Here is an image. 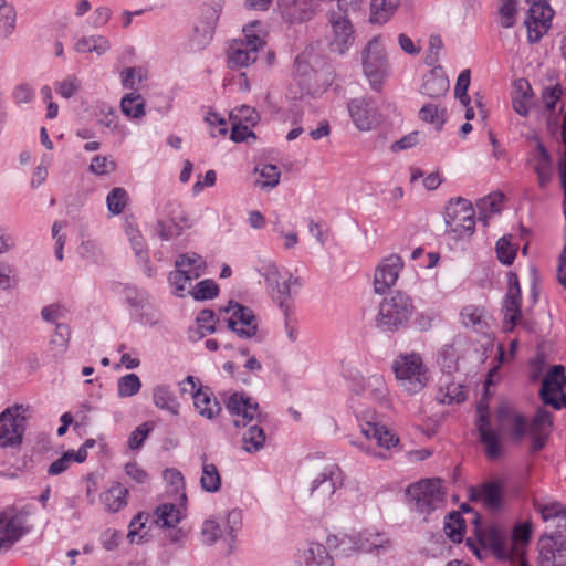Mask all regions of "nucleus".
<instances>
[{"label": "nucleus", "instance_id": "obj_1", "mask_svg": "<svg viewBox=\"0 0 566 566\" xmlns=\"http://www.w3.org/2000/svg\"><path fill=\"white\" fill-rule=\"evenodd\" d=\"M413 301L402 291H395L379 303L376 327L382 333H397L407 328L415 312Z\"/></svg>", "mask_w": 566, "mask_h": 566}, {"label": "nucleus", "instance_id": "obj_2", "mask_svg": "<svg viewBox=\"0 0 566 566\" xmlns=\"http://www.w3.org/2000/svg\"><path fill=\"white\" fill-rule=\"evenodd\" d=\"M259 274L264 279L273 301L279 305L282 313L294 312V300L292 297V285L301 286L298 277L290 272L282 274L274 263L263 264L258 269Z\"/></svg>", "mask_w": 566, "mask_h": 566}, {"label": "nucleus", "instance_id": "obj_3", "mask_svg": "<svg viewBox=\"0 0 566 566\" xmlns=\"http://www.w3.org/2000/svg\"><path fill=\"white\" fill-rule=\"evenodd\" d=\"M392 369L400 386L410 395L420 392L429 381V370L418 354L400 355Z\"/></svg>", "mask_w": 566, "mask_h": 566}, {"label": "nucleus", "instance_id": "obj_4", "mask_svg": "<svg viewBox=\"0 0 566 566\" xmlns=\"http://www.w3.org/2000/svg\"><path fill=\"white\" fill-rule=\"evenodd\" d=\"M443 495L440 479L420 480L406 489V496L411 509L426 515H430L443 503Z\"/></svg>", "mask_w": 566, "mask_h": 566}, {"label": "nucleus", "instance_id": "obj_5", "mask_svg": "<svg viewBox=\"0 0 566 566\" xmlns=\"http://www.w3.org/2000/svg\"><path fill=\"white\" fill-rule=\"evenodd\" d=\"M363 70L371 90L380 92L388 73V60L381 36H374L363 51Z\"/></svg>", "mask_w": 566, "mask_h": 566}, {"label": "nucleus", "instance_id": "obj_6", "mask_svg": "<svg viewBox=\"0 0 566 566\" xmlns=\"http://www.w3.org/2000/svg\"><path fill=\"white\" fill-rule=\"evenodd\" d=\"M444 222L454 239H462L475 231L474 209L468 199H450L446 206Z\"/></svg>", "mask_w": 566, "mask_h": 566}, {"label": "nucleus", "instance_id": "obj_7", "mask_svg": "<svg viewBox=\"0 0 566 566\" xmlns=\"http://www.w3.org/2000/svg\"><path fill=\"white\" fill-rule=\"evenodd\" d=\"M222 9L223 0H212L202 9V19L199 24L193 27L188 40L187 46L190 52L202 51L210 44Z\"/></svg>", "mask_w": 566, "mask_h": 566}, {"label": "nucleus", "instance_id": "obj_8", "mask_svg": "<svg viewBox=\"0 0 566 566\" xmlns=\"http://www.w3.org/2000/svg\"><path fill=\"white\" fill-rule=\"evenodd\" d=\"M566 385L565 368L563 365H553L542 380L539 398L544 405L560 410L566 407V394L563 391Z\"/></svg>", "mask_w": 566, "mask_h": 566}, {"label": "nucleus", "instance_id": "obj_9", "mask_svg": "<svg viewBox=\"0 0 566 566\" xmlns=\"http://www.w3.org/2000/svg\"><path fill=\"white\" fill-rule=\"evenodd\" d=\"M526 12L524 24L527 29V41L531 44L538 43L551 28L554 10L547 0H534Z\"/></svg>", "mask_w": 566, "mask_h": 566}, {"label": "nucleus", "instance_id": "obj_10", "mask_svg": "<svg viewBox=\"0 0 566 566\" xmlns=\"http://www.w3.org/2000/svg\"><path fill=\"white\" fill-rule=\"evenodd\" d=\"M27 515L23 511L17 512L13 507H8L0 513V546H4V551L10 549L29 533L30 530L25 526Z\"/></svg>", "mask_w": 566, "mask_h": 566}, {"label": "nucleus", "instance_id": "obj_11", "mask_svg": "<svg viewBox=\"0 0 566 566\" xmlns=\"http://www.w3.org/2000/svg\"><path fill=\"white\" fill-rule=\"evenodd\" d=\"M22 406L15 405L0 413V447L15 448L21 446L25 431V417L19 413Z\"/></svg>", "mask_w": 566, "mask_h": 566}, {"label": "nucleus", "instance_id": "obj_12", "mask_svg": "<svg viewBox=\"0 0 566 566\" xmlns=\"http://www.w3.org/2000/svg\"><path fill=\"white\" fill-rule=\"evenodd\" d=\"M224 405L231 416L242 418L241 420H234L235 427H247L254 419L262 423L266 419V413L260 410L259 403L244 392H233L224 401Z\"/></svg>", "mask_w": 566, "mask_h": 566}, {"label": "nucleus", "instance_id": "obj_13", "mask_svg": "<svg viewBox=\"0 0 566 566\" xmlns=\"http://www.w3.org/2000/svg\"><path fill=\"white\" fill-rule=\"evenodd\" d=\"M527 142L535 144V149L528 154L527 164L533 166L539 188L545 189L553 178V157L538 135L528 136Z\"/></svg>", "mask_w": 566, "mask_h": 566}, {"label": "nucleus", "instance_id": "obj_14", "mask_svg": "<svg viewBox=\"0 0 566 566\" xmlns=\"http://www.w3.org/2000/svg\"><path fill=\"white\" fill-rule=\"evenodd\" d=\"M402 269L403 260L400 255L394 253L384 258L375 269V293L379 295L386 294L396 284Z\"/></svg>", "mask_w": 566, "mask_h": 566}, {"label": "nucleus", "instance_id": "obj_15", "mask_svg": "<svg viewBox=\"0 0 566 566\" xmlns=\"http://www.w3.org/2000/svg\"><path fill=\"white\" fill-rule=\"evenodd\" d=\"M354 125L361 132L373 129L379 123V113L373 97L353 98L347 104Z\"/></svg>", "mask_w": 566, "mask_h": 566}, {"label": "nucleus", "instance_id": "obj_16", "mask_svg": "<svg viewBox=\"0 0 566 566\" xmlns=\"http://www.w3.org/2000/svg\"><path fill=\"white\" fill-rule=\"evenodd\" d=\"M472 502L481 501L488 511L497 513L504 501L505 483L501 479H493L469 490Z\"/></svg>", "mask_w": 566, "mask_h": 566}, {"label": "nucleus", "instance_id": "obj_17", "mask_svg": "<svg viewBox=\"0 0 566 566\" xmlns=\"http://www.w3.org/2000/svg\"><path fill=\"white\" fill-rule=\"evenodd\" d=\"M337 7V10L329 12V23L334 33L332 45L335 51L344 54L354 42V28L343 4Z\"/></svg>", "mask_w": 566, "mask_h": 566}, {"label": "nucleus", "instance_id": "obj_18", "mask_svg": "<svg viewBox=\"0 0 566 566\" xmlns=\"http://www.w3.org/2000/svg\"><path fill=\"white\" fill-rule=\"evenodd\" d=\"M343 471L337 464L327 465L313 480L311 495L321 499L331 497L343 485Z\"/></svg>", "mask_w": 566, "mask_h": 566}, {"label": "nucleus", "instance_id": "obj_19", "mask_svg": "<svg viewBox=\"0 0 566 566\" xmlns=\"http://www.w3.org/2000/svg\"><path fill=\"white\" fill-rule=\"evenodd\" d=\"M478 542L482 548L491 551L497 559L509 560L512 558V552L506 547L504 534L495 526L486 530L476 527Z\"/></svg>", "mask_w": 566, "mask_h": 566}, {"label": "nucleus", "instance_id": "obj_20", "mask_svg": "<svg viewBox=\"0 0 566 566\" xmlns=\"http://www.w3.org/2000/svg\"><path fill=\"white\" fill-rule=\"evenodd\" d=\"M562 122L559 123L556 115L551 114L547 118V130L555 136L563 147L558 160V172L564 193L566 195V108H562Z\"/></svg>", "mask_w": 566, "mask_h": 566}, {"label": "nucleus", "instance_id": "obj_21", "mask_svg": "<svg viewBox=\"0 0 566 566\" xmlns=\"http://www.w3.org/2000/svg\"><path fill=\"white\" fill-rule=\"evenodd\" d=\"M538 546L541 566H566V543L545 534L539 538Z\"/></svg>", "mask_w": 566, "mask_h": 566}, {"label": "nucleus", "instance_id": "obj_22", "mask_svg": "<svg viewBox=\"0 0 566 566\" xmlns=\"http://www.w3.org/2000/svg\"><path fill=\"white\" fill-rule=\"evenodd\" d=\"M476 430L481 443L485 447L486 457L497 459L502 453V446L499 433L490 428V413L478 415Z\"/></svg>", "mask_w": 566, "mask_h": 566}, {"label": "nucleus", "instance_id": "obj_23", "mask_svg": "<svg viewBox=\"0 0 566 566\" xmlns=\"http://www.w3.org/2000/svg\"><path fill=\"white\" fill-rule=\"evenodd\" d=\"M195 408L199 415L211 420L214 419L221 412V403L214 397L213 391L208 386H199L195 391L191 392Z\"/></svg>", "mask_w": 566, "mask_h": 566}, {"label": "nucleus", "instance_id": "obj_24", "mask_svg": "<svg viewBox=\"0 0 566 566\" xmlns=\"http://www.w3.org/2000/svg\"><path fill=\"white\" fill-rule=\"evenodd\" d=\"M298 566H333V557L326 546L312 542L298 556Z\"/></svg>", "mask_w": 566, "mask_h": 566}, {"label": "nucleus", "instance_id": "obj_25", "mask_svg": "<svg viewBox=\"0 0 566 566\" xmlns=\"http://www.w3.org/2000/svg\"><path fill=\"white\" fill-rule=\"evenodd\" d=\"M219 318L212 310L205 308L199 312L196 318L197 326L188 329V338L191 342H198L208 334L217 331L216 323Z\"/></svg>", "mask_w": 566, "mask_h": 566}, {"label": "nucleus", "instance_id": "obj_26", "mask_svg": "<svg viewBox=\"0 0 566 566\" xmlns=\"http://www.w3.org/2000/svg\"><path fill=\"white\" fill-rule=\"evenodd\" d=\"M129 491L119 482H115L107 491L101 494V501L105 505L106 511L116 513L127 504Z\"/></svg>", "mask_w": 566, "mask_h": 566}, {"label": "nucleus", "instance_id": "obj_27", "mask_svg": "<svg viewBox=\"0 0 566 566\" xmlns=\"http://www.w3.org/2000/svg\"><path fill=\"white\" fill-rule=\"evenodd\" d=\"M361 433L365 436L366 440L375 439L378 447L386 449H390L399 442L395 433L378 423L367 422L361 427Z\"/></svg>", "mask_w": 566, "mask_h": 566}, {"label": "nucleus", "instance_id": "obj_28", "mask_svg": "<svg viewBox=\"0 0 566 566\" xmlns=\"http://www.w3.org/2000/svg\"><path fill=\"white\" fill-rule=\"evenodd\" d=\"M154 523L160 528H175L184 518L180 509L172 503L158 505L154 511Z\"/></svg>", "mask_w": 566, "mask_h": 566}, {"label": "nucleus", "instance_id": "obj_29", "mask_svg": "<svg viewBox=\"0 0 566 566\" xmlns=\"http://www.w3.org/2000/svg\"><path fill=\"white\" fill-rule=\"evenodd\" d=\"M522 297L505 295L502 303L503 327L512 332L517 322L522 318Z\"/></svg>", "mask_w": 566, "mask_h": 566}, {"label": "nucleus", "instance_id": "obj_30", "mask_svg": "<svg viewBox=\"0 0 566 566\" xmlns=\"http://www.w3.org/2000/svg\"><path fill=\"white\" fill-rule=\"evenodd\" d=\"M202 464V474L200 485L208 493H216L221 489V475L213 463H208L207 453L200 455Z\"/></svg>", "mask_w": 566, "mask_h": 566}, {"label": "nucleus", "instance_id": "obj_31", "mask_svg": "<svg viewBox=\"0 0 566 566\" xmlns=\"http://www.w3.org/2000/svg\"><path fill=\"white\" fill-rule=\"evenodd\" d=\"M321 0H294L286 10V15L292 23H302L311 20Z\"/></svg>", "mask_w": 566, "mask_h": 566}, {"label": "nucleus", "instance_id": "obj_32", "mask_svg": "<svg viewBox=\"0 0 566 566\" xmlns=\"http://www.w3.org/2000/svg\"><path fill=\"white\" fill-rule=\"evenodd\" d=\"M449 90L447 77L438 75L434 71L429 72L424 77L420 88L421 94L430 98L444 96Z\"/></svg>", "mask_w": 566, "mask_h": 566}, {"label": "nucleus", "instance_id": "obj_33", "mask_svg": "<svg viewBox=\"0 0 566 566\" xmlns=\"http://www.w3.org/2000/svg\"><path fill=\"white\" fill-rule=\"evenodd\" d=\"M467 530L465 520L461 512L451 511L444 517V532L447 537L453 543H461Z\"/></svg>", "mask_w": 566, "mask_h": 566}, {"label": "nucleus", "instance_id": "obj_34", "mask_svg": "<svg viewBox=\"0 0 566 566\" xmlns=\"http://www.w3.org/2000/svg\"><path fill=\"white\" fill-rule=\"evenodd\" d=\"M153 400L157 408L166 410L174 416L178 415L180 405L168 386H156L153 394Z\"/></svg>", "mask_w": 566, "mask_h": 566}, {"label": "nucleus", "instance_id": "obj_35", "mask_svg": "<svg viewBox=\"0 0 566 566\" xmlns=\"http://www.w3.org/2000/svg\"><path fill=\"white\" fill-rule=\"evenodd\" d=\"M465 398L463 386L450 381V377H447L446 381L441 382L437 392V400L442 405L460 403L463 402Z\"/></svg>", "mask_w": 566, "mask_h": 566}, {"label": "nucleus", "instance_id": "obj_36", "mask_svg": "<svg viewBox=\"0 0 566 566\" xmlns=\"http://www.w3.org/2000/svg\"><path fill=\"white\" fill-rule=\"evenodd\" d=\"M399 4V0H373L370 3L371 23L382 24L395 13Z\"/></svg>", "mask_w": 566, "mask_h": 566}, {"label": "nucleus", "instance_id": "obj_37", "mask_svg": "<svg viewBox=\"0 0 566 566\" xmlns=\"http://www.w3.org/2000/svg\"><path fill=\"white\" fill-rule=\"evenodd\" d=\"M120 109L129 118H142L145 115V101L136 92L127 93L122 97Z\"/></svg>", "mask_w": 566, "mask_h": 566}, {"label": "nucleus", "instance_id": "obj_38", "mask_svg": "<svg viewBox=\"0 0 566 566\" xmlns=\"http://www.w3.org/2000/svg\"><path fill=\"white\" fill-rule=\"evenodd\" d=\"M111 48L109 41L102 35L83 36L75 43V51L78 53L95 52L98 55L104 54Z\"/></svg>", "mask_w": 566, "mask_h": 566}, {"label": "nucleus", "instance_id": "obj_39", "mask_svg": "<svg viewBox=\"0 0 566 566\" xmlns=\"http://www.w3.org/2000/svg\"><path fill=\"white\" fill-rule=\"evenodd\" d=\"M258 60V54L241 46L240 44L230 48L228 64L230 69L245 67Z\"/></svg>", "mask_w": 566, "mask_h": 566}, {"label": "nucleus", "instance_id": "obj_40", "mask_svg": "<svg viewBox=\"0 0 566 566\" xmlns=\"http://www.w3.org/2000/svg\"><path fill=\"white\" fill-rule=\"evenodd\" d=\"M243 449L248 453L260 451L265 443V432L259 424H253L248 428L242 437Z\"/></svg>", "mask_w": 566, "mask_h": 566}, {"label": "nucleus", "instance_id": "obj_41", "mask_svg": "<svg viewBox=\"0 0 566 566\" xmlns=\"http://www.w3.org/2000/svg\"><path fill=\"white\" fill-rule=\"evenodd\" d=\"M123 293L126 304L134 311L145 308L148 306V302H150L149 293L136 285L126 284L123 289Z\"/></svg>", "mask_w": 566, "mask_h": 566}, {"label": "nucleus", "instance_id": "obj_42", "mask_svg": "<svg viewBox=\"0 0 566 566\" xmlns=\"http://www.w3.org/2000/svg\"><path fill=\"white\" fill-rule=\"evenodd\" d=\"M419 117L423 122L436 125V129L439 132L447 120V109H439L436 104L428 103L420 108Z\"/></svg>", "mask_w": 566, "mask_h": 566}, {"label": "nucleus", "instance_id": "obj_43", "mask_svg": "<svg viewBox=\"0 0 566 566\" xmlns=\"http://www.w3.org/2000/svg\"><path fill=\"white\" fill-rule=\"evenodd\" d=\"M127 191L122 187L113 188L106 197V206L112 216L120 214L128 203Z\"/></svg>", "mask_w": 566, "mask_h": 566}, {"label": "nucleus", "instance_id": "obj_44", "mask_svg": "<svg viewBox=\"0 0 566 566\" xmlns=\"http://www.w3.org/2000/svg\"><path fill=\"white\" fill-rule=\"evenodd\" d=\"M438 364L447 377H450L458 369V356L453 345H444L440 349L438 354Z\"/></svg>", "mask_w": 566, "mask_h": 566}, {"label": "nucleus", "instance_id": "obj_45", "mask_svg": "<svg viewBox=\"0 0 566 566\" xmlns=\"http://www.w3.org/2000/svg\"><path fill=\"white\" fill-rule=\"evenodd\" d=\"M219 285L211 279H206L196 284L189 293L195 301L212 300L219 295Z\"/></svg>", "mask_w": 566, "mask_h": 566}, {"label": "nucleus", "instance_id": "obj_46", "mask_svg": "<svg viewBox=\"0 0 566 566\" xmlns=\"http://www.w3.org/2000/svg\"><path fill=\"white\" fill-rule=\"evenodd\" d=\"M140 388L142 381L134 373L127 374L117 380V394L120 398L133 397L139 392Z\"/></svg>", "mask_w": 566, "mask_h": 566}, {"label": "nucleus", "instance_id": "obj_47", "mask_svg": "<svg viewBox=\"0 0 566 566\" xmlns=\"http://www.w3.org/2000/svg\"><path fill=\"white\" fill-rule=\"evenodd\" d=\"M326 544H327L328 548L332 551L339 549L342 545L348 544V548L345 547L342 549L343 554H347V551L364 549L366 552H371L374 549H378V548L382 547L381 544H377V543H373L368 547H364L363 545L357 547V543L354 542L352 538H345V537L339 538L337 535H329L326 539Z\"/></svg>", "mask_w": 566, "mask_h": 566}, {"label": "nucleus", "instance_id": "obj_48", "mask_svg": "<svg viewBox=\"0 0 566 566\" xmlns=\"http://www.w3.org/2000/svg\"><path fill=\"white\" fill-rule=\"evenodd\" d=\"M495 251L502 264L511 265L516 258L517 249L511 243V235H504L496 241Z\"/></svg>", "mask_w": 566, "mask_h": 566}, {"label": "nucleus", "instance_id": "obj_49", "mask_svg": "<svg viewBox=\"0 0 566 566\" xmlns=\"http://www.w3.org/2000/svg\"><path fill=\"white\" fill-rule=\"evenodd\" d=\"M222 311H224V312L233 311V313H232L233 317L237 318V321L241 325H258L255 323L256 317H255L253 311L243 304H240L234 301H229L228 306L224 307Z\"/></svg>", "mask_w": 566, "mask_h": 566}, {"label": "nucleus", "instance_id": "obj_50", "mask_svg": "<svg viewBox=\"0 0 566 566\" xmlns=\"http://www.w3.org/2000/svg\"><path fill=\"white\" fill-rule=\"evenodd\" d=\"M132 321L142 325L155 326L160 321V312L150 302L145 308H138L130 313Z\"/></svg>", "mask_w": 566, "mask_h": 566}, {"label": "nucleus", "instance_id": "obj_51", "mask_svg": "<svg viewBox=\"0 0 566 566\" xmlns=\"http://www.w3.org/2000/svg\"><path fill=\"white\" fill-rule=\"evenodd\" d=\"M553 427V416L544 407L537 408L535 415L533 416L530 430L531 431H539V432H548L551 433Z\"/></svg>", "mask_w": 566, "mask_h": 566}, {"label": "nucleus", "instance_id": "obj_52", "mask_svg": "<svg viewBox=\"0 0 566 566\" xmlns=\"http://www.w3.org/2000/svg\"><path fill=\"white\" fill-rule=\"evenodd\" d=\"M483 308L475 305H467L461 310L460 317L465 327H482L485 323L482 319Z\"/></svg>", "mask_w": 566, "mask_h": 566}, {"label": "nucleus", "instance_id": "obj_53", "mask_svg": "<svg viewBox=\"0 0 566 566\" xmlns=\"http://www.w3.org/2000/svg\"><path fill=\"white\" fill-rule=\"evenodd\" d=\"M259 21L251 22L243 28L244 40L241 41L240 45L255 52L258 54L259 49L265 45V41L253 32V28L259 27Z\"/></svg>", "mask_w": 566, "mask_h": 566}, {"label": "nucleus", "instance_id": "obj_54", "mask_svg": "<svg viewBox=\"0 0 566 566\" xmlns=\"http://www.w3.org/2000/svg\"><path fill=\"white\" fill-rule=\"evenodd\" d=\"M470 81L471 72L469 69H465L459 74L454 86V97L458 98L463 106H468L471 102L470 96L468 95Z\"/></svg>", "mask_w": 566, "mask_h": 566}, {"label": "nucleus", "instance_id": "obj_55", "mask_svg": "<svg viewBox=\"0 0 566 566\" xmlns=\"http://www.w3.org/2000/svg\"><path fill=\"white\" fill-rule=\"evenodd\" d=\"M17 11L14 7H6L0 15V38L8 39L15 30Z\"/></svg>", "mask_w": 566, "mask_h": 566}, {"label": "nucleus", "instance_id": "obj_56", "mask_svg": "<svg viewBox=\"0 0 566 566\" xmlns=\"http://www.w3.org/2000/svg\"><path fill=\"white\" fill-rule=\"evenodd\" d=\"M259 171V168H255ZM260 176L264 179L261 182V188H275L280 182L281 171L276 165L266 164L260 169Z\"/></svg>", "mask_w": 566, "mask_h": 566}, {"label": "nucleus", "instance_id": "obj_57", "mask_svg": "<svg viewBox=\"0 0 566 566\" xmlns=\"http://www.w3.org/2000/svg\"><path fill=\"white\" fill-rule=\"evenodd\" d=\"M168 282L175 287L174 294L178 297H182L186 284L190 283V277L188 276L186 269L175 268V270L169 273Z\"/></svg>", "mask_w": 566, "mask_h": 566}, {"label": "nucleus", "instance_id": "obj_58", "mask_svg": "<svg viewBox=\"0 0 566 566\" xmlns=\"http://www.w3.org/2000/svg\"><path fill=\"white\" fill-rule=\"evenodd\" d=\"M564 94L563 86L557 83L553 86L544 87L542 91V101L544 102L545 108L548 112H553L556 107L557 102Z\"/></svg>", "mask_w": 566, "mask_h": 566}, {"label": "nucleus", "instance_id": "obj_59", "mask_svg": "<svg viewBox=\"0 0 566 566\" xmlns=\"http://www.w3.org/2000/svg\"><path fill=\"white\" fill-rule=\"evenodd\" d=\"M80 87L81 83L74 75H69L62 82L55 84L56 93L66 99L73 97L78 92Z\"/></svg>", "mask_w": 566, "mask_h": 566}, {"label": "nucleus", "instance_id": "obj_60", "mask_svg": "<svg viewBox=\"0 0 566 566\" xmlns=\"http://www.w3.org/2000/svg\"><path fill=\"white\" fill-rule=\"evenodd\" d=\"M175 268L205 270L206 261L197 253H184L175 260Z\"/></svg>", "mask_w": 566, "mask_h": 566}, {"label": "nucleus", "instance_id": "obj_61", "mask_svg": "<svg viewBox=\"0 0 566 566\" xmlns=\"http://www.w3.org/2000/svg\"><path fill=\"white\" fill-rule=\"evenodd\" d=\"M71 338V328L66 324H56L55 333L51 338V345L59 347L61 354L65 353Z\"/></svg>", "mask_w": 566, "mask_h": 566}, {"label": "nucleus", "instance_id": "obj_62", "mask_svg": "<svg viewBox=\"0 0 566 566\" xmlns=\"http://www.w3.org/2000/svg\"><path fill=\"white\" fill-rule=\"evenodd\" d=\"M203 543L208 546L213 545L221 536L222 530L219 523L213 520L205 521L201 530Z\"/></svg>", "mask_w": 566, "mask_h": 566}, {"label": "nucleus", "instance_id": "obj_63", "mask_svg": "<svg viewBox=\"0 0 566 566\" xmlns=\"http://www.w3.org/2000/svg\"><path fill=\"white\" fill-rule=\"evenodd\" d=\"M527 432L530 433V424H527L525 416H523L522 413L513 415L511 429L512 440L515 442H520L523 440Z\"/></svg>", "mask_w": 566, "mask_h": 566}, {"label": "nucleus", "instance_id": "obj_64", "mask_svg": "<svg viewBox=\"0 0 566 566\" xmlns=\"http://www.w3.org/2000/svg\"><path fill=\"white\" fill-rule=\"evenodd\" d=\"M90 171L97 175L103 176L108 172L116 170V163L113 160H108V157L106 156H95L90 165Z\"/></svg>", "mask_w": 566, "mask_h": 566}]
</instances>
